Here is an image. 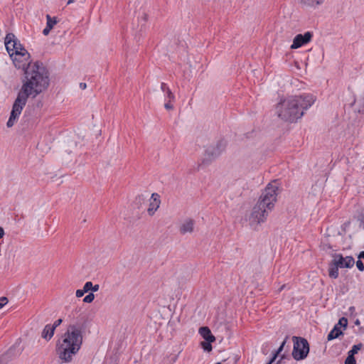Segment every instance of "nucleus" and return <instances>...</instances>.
<instances>
[{
  "mask_svg": "<svg viewBox=\"0 0 364 364\" xmlns=\"http://www.w3.org/2000/svg\"><path fill=\"white\" fill-rule=\"evenodd\" d=\"M46 26L43 30V34L44 36H47L49 34L50 30L53 28V26L57 23V20L55 17H51L50 15H46Z\"/></svg>",
  "mask_w": 364,
  "mask_h": 364,
  "instance_id": "2eb2a0df",
  "label": "nucleus"
},
{
  "mask_svg": "<svg viewBox=\"0 0 364 364\" xmlns=\"http://www.w3.org/2000/svg\"><path fill=\"white\" fill-rule=\"evenodd\" d=\"M313 33L310 31L306 32L304 34L296 35L291 46V49L299 48L311 41Z\"/></svg>",
  "mask_w": 364,
  "mask_h": 364,
  "instance_id": "1a4fd4ad",
  "label": "nucleus"
},
{
  "mask_svg": "<svg viewBox=\"0 0 364 364\" xmlns=\"http://www.w3.org/2000/svg\"><path fill=\"white\" fill-rule=\"evenodd\" d=\"M203 348H204V350H211L212 349V346L210 345V343L209 342H207V343H203Z\"/></svg>",
  "mask_w": 364,
  "mask_h": 364,
  "instance_id": "2f4dec72",
  "label": "nucleus"
},
{
  "mask_svg": "<svg viewBox=\"0 0 364 364\" xmlns=\"http://www.w3.org/2000/svg\"><path fill=\"white\" fill-rule=\"evenodd\" d=\"M166 101H167V102L164 104L165 109H167V110L173 109V106L171 104L172 101H169V100H166Z\"/></svg>",
  "mask_w": 364,
  "mask_h": 364,
  "instance_id": "c756f323",
  "label": "nucleus"
},
{
  "mask_svg": "<svg viewBox=\"0 0 364 364\" xmlns=\"http://www.w3.org/2000/svg\"><path fill=\"white\" fill-rule=\"evenodd\" d=\"M315 101L316 97L311 94L289 96L281 99L277 103L275 107L276 113L283 121L296 122Z\"/></svg>",
  "mask_w": 364,
  "mask_h": 364,
  "instance_id": "f03ea898",
  "label": "nucleus"
},
{
  "mask_svg": "<svg viewBox=\"0 0 364 364\" xmlns=\"http://www.w3.org/2000/svg\"><path fill=\"white\" fill-rule=\"evenodd\" d=\"M82 343L81 328L75 324L69 325L58 348L59 358L65 362H70L73 355L76 354L80 350Z\"/></svg>",
  "mask_w": 364,
  "mask_h": 364,
  "instance_id": "20e7f679",
  "label": "nucleus"
},
{
  "mask_svg": "<svg viewBox=\"0 0 364 364\" xmlns=\"http://www.w3.org/2000/svg\"><path fill=\"white\" fill-rule=\"evenodd\" d=\"M278 193L279 186L276 181L269 183L262 192L249 217L250 225L255 229V226L266 221L274 207Z\"/></svg>",
  "mask_w": 364,
  "mask_h": 364,
  "instance_id": "7ed1b4c3",
  "label": "nucleus"
},
{
  "mask_svg": "<svg viewBox=\"0 0 364 364\" xmlns=\"http://www.w3.org/2000/svg\"><path fill=\"white\" fill-rule=\"evenodd\" d=\"M12 351L13 349L10 348L5 355L0 357V364H4V363L6 361V358H9L10 356V355L12 353Z\"/></svg>",
  "mask_w": 364,
  "mask_h": 364,
  "instance_id": "393cba45",
  "label": "nucleus"
},
{
  "mask_svg": "<svg viewBox=\"0 0 364 364\" xmlns=\"http://www.w3.org/2000/svg\"><path fill=\"white\" fill-rule=\"evenodd\" d=\"M5 46L9 54H16V56L31 57L17 37L12 33H7L4 40Z\"/></svg>",
  "mask_w": 364,
  "mask_h": 364,
  "instance_id": "39448f33",
  "label": "nucleus"
},
{
  "mask_svg": "<svg viewBox=\"0 0 364 364\" xmlns=\"http://www.w3.org/2000/svg\"><path fill=\"white\" fill-rule=\"evenodd\" d=\"M161 89L164 92H165V100H169V101H174L175 96L166 83H161Z\"/></svg>",
  "mask_w": 364,
  "mask_h": 364,
  "instance_id": "dca6fc26",
  "label": "nucleus"
},
{
  "mask_svg": "<svg viewBox=\"0 0 364 364\" xmlns=\"http://www.w3.org/2000/svg\"><path fill=\"white\" fill-rule=\"evenodd\" d=\"M360 225H363V228H364V215H362L361 216V218H360Z\"/></svg>",
  "mask_w": 364,
  "mask_h": 364,
  "instance_id": "ea45409f",
  "label": "nucleus"
},
{
  "mask_svg": "<svg viewBox=\"0 0 364 364\" xmlns=\"http://www.w3.org/2000/svg\"><path fill=\"white\" fill-rule=\"evenodd\" d=\"M74 2V0H68L67 4L69 5L70 4H73Z\"/></svg>",
  "mask_w": 364,
  "mask_h": 364,
  "instance_id": "79ce46f5",
  "label": "nucleus"
},
{
  "mask_svg": "<svg viewBox=\"0 0 364 364\" xmlns=\"http://www.w3.org/2000/svg\"><path fill=\"white\" fill-rule=\"evenodd\" d=\"M95 299V295L92 292L89 293L87 296H85L83 299V301L85 303H91Z\"/></svg>",
  "mask_w": 364,
  "mask_h": 364,
  "instance_id": "5701e85b",
  "label": "nucleus"
},
{
  "mask_svg": "<svg viewBox=\"0 0 364 364\" xmlns=\"http://www.w3.org/2000/svg\"><path fill=\"white\" fill-rule=\"evenodd\" d=\"M338 326H343L344 328H346L348 325V320L345 317H342L339 319L338 323L336 324Z\"/></svg>",
  "mask_w": 364,
  "mask_h": 364,
  "instance_id": "a878e982",
  "label": "nucleus"
},
{
  "mask_svg": "<svg viewBox=\"0 0 364 364\" xmlns=\"http://www.w3.org/2000/svg\"><path fill=\"white\" fill-rule=\"evenodd\" d=\"M195 222L192 219H186L180 228V232L183 235L186 233H191L193 231Z\"/></svg>",
  "mask_w": 364,
  "mask_h": 364,
  "instance_id": "f8f14e48",
  "label": "nucleus"
},
{
  "mask_svg": "<svg viewBox=\"0 0 364 364\" xmlns=\"http://www.w3.org/2000/svg\"><path fill=\"white\" fill-rule=\"evenodd\" d=\"M363 348V344L361 343L353 346L352 348L348 351V354L352 355L354 356L358 350H360Z\"/></svg>",
  "mask_w": 364,
  "mask_h": 364,
  "instance_id": "412c9836",
  "label": "nucleus"
},
{
  "mask_svg": "<svg viewBox=\"0 0 364 364\" xmlns=\"http://www.w3.org/2000/svg\"><path fill=\"white\" fill-rule=\"evenodd\" d=\"M199 333L200 336L209 343L213 342L215 338L214 336L212 334L210 330L207 326H203L199 328Z\"/></svg>",
  "mask_w": 364,
  "mask_h": 364,
  "instance_id": "ddd939ff",
  "label": "nucleus"
},
{
  "mask_svg": "<svg viewBox=\"0 0 364 364\" xmlns=\"http://www.w3.org/2000/svg\"><path fill=\"white\" fill-rule=\"evenodd\" d=\"M275 356H272V358L269 360V362L267 364H272L275 360Z\"/></svg>",
  "mask_w": 364,
  "mask_h": 364,
  "instance_id": "4c0bfd02",
  "label": "nucleus"
},
{
  "mask_svg": "<svg viewBox=\"0 0 364 364\" xmlns=\"http://www.w3.org/2000/svg\"><path fill=\"white\" fill-rule=\"evenodd\" d=\"M226 146L227 142L224 139L218 140L216 143L208 146L205 150L202 164H210L225 151Z\"/></svg>",
  "mask_w": 364,
  "mask_h": 364,
  "instance_id": "423d86ee",
  "label": "nucleus"
},
{
  "mask_svg": "<svg viewBox=\"0 0 364 364\" xmlns=\"http://www.w3.org/2000/svg\"><path fill=\"white\" fill-rule=\"evenodd\" d=\"M55 331L54 327H52L51 324H47L42 331L41 337L48 341L53 338Z\"/></svg>",
  "mask_w": 364,
  "mask_h": 364,
  "instance_id": "4468645a",
  "label": "nucleus"
},
{
  "mask_svg": "<svg viewBox=\"0 0 364 364\" xmlns=\"http://www.w3.org/2000/svg\"><path fill=\"white\" fill-rule=\"evenodd\" d=\"M301 2L309 6H316L318 5H320L323 4L324 0H301Z\"/></svg>",
  "mask_w": 364,
  "mask_h": 364,
  "instance_id": "6ab92c4d",
  "label": "nucleus"
},
{
  "mask_svg": "<svg viewBox=\"0 0 364 364\" xmlns=\"http://www.w3.org/2000/svg\"><path fill=\"white\" fill-rule=\"evenodd\" d=\"M159 198L160 196L158 193H154L151 194L149 206L147 210L149 215H153L159 208L161 203Z\"/></svg>",
  "mask_w": 364,
  "mask_h": 364,
  "instance_id": "9b49d317",
  "label": "nucleus"
},
{
  "mask_svg": "<svg viewBox=\"0 0 364 364\" xmlns=\"http://www.w3.org/2000/svg\"><path fill=\"white\" fill-rule=\"evenodd\" d=\"M80 87L82 89V90H85L86 89L87 87V85L85 82H80Z\"/></svg>",
  "mask_w": 364,
  "mask_h": 364,
  "instance_id": "c9c22d12",
  "label": "nucleus"
},
{
  "mask_svg": "<svg viewBox=\"0 0 364 364\" xmlns=\"http://www.w3.org/2000/svg\"><path fill=\"white\" fill-rule=\"evenodd\" d=\"M49 85V74L43 64L36 61L28 64L23 70L22 86L15 100L10 117L6 123L8 127L14 126L21 113L29 97L35 98Z\"/></svg>",
  "mask_w": 364,
  "mask_h": 364,
  "instance_id": "f257e3e1",
  "label": "nucleus"
},
{
  "mask_svg": "<svg viewBox=\"0 0 364 364\" xmlns=\"http://www.w3.org/2000/svg\"><path fill=\"white\" fill-rule=\"evenodd\" d=\"M358 258L364 259V251L360 252V254L358 255Z\"/></svg>",
  "mask_w": 364,
  "mask_h": 364,
  "instance_id": "58836bf2",
  "label": "nucleus"
},
{
  "mask_svg": "<svg viewBox=\"0 0 364 364\" xmlns=\"http://www.w3.org/2000/svg\"><path fill=\"white\" fill-rule=\"evenodd\" d=\"M345 364H356L355 359L353 355L348 354V357L345 360Z\"/></svg>",
  "mask_w": 364,
  "mask_h": 364,
  "instance_id": "b1692460",
  "label": "nucleus"
},
{
  "mask_svg": "<svg viewBox=\"0 0 364 364\" xmlns=\"http://www.w3.org/2000/svg\"><path fill=\"white\" fill-rule=\"evenodd\" d=\"M4 235V230L3 228L0 227V239L2 238Z\"/></svg>",
  "mask_w": 364,
  "mask_h": 364,
  "instance_id": "e433bc0d",
  "label": "nucleus"
},
{
  "mask_svg": "<svg viewBox=\"0 0 364 364\" xmlns=\"http://www.w3.org/2000/svg\"><path fill=\"white\" fill-rule=\"evenodd\" d=\"M333 260L339 268H351L355 264V260L353 257L347 256L344 257L341 254H336L333 256Z\"/></svg>",
  "mask_w": 364,
  "mask_h": 364,
  "instance_id": "6e6552de",
  "label": "nucleus"
},
{
  "mask_svg": "<svg viewBox=\"0 0 364 364\" xmlns=\"http://www.w3.org/2000/svg\"><path fill=\"white\" fill-rule=\"evenodd\" d=\"M9 300L7 299V297L6 296H2L0 298V309L1 308H3L7 303H8Z\"/></svg>",
  "mask_w": 364,
  "mask_h": 364,
  "instance_id": "cd10ccee",
  "label": "nucleus"
},
{
  "mask_svg": "<svg viewBox=\"0 0 364 364\" xmlns=\"http://www.w3.org/2000/svg\"><path fill=\"white\" fill-rule=\"evenodd\" d=\"M99 289H100L99 284H95V285L92 284V291H93V292L97 291L99 290Z\"/></svg>",
  "mask_w": 364,
  "mask_h": 364,
  "instance_id": "f704fd0d",
  "label": "nucleus"
},
{
  "mask_svg": "<svg viewBox=\"0 0 364 364\" xmlns=\"http://www.w3.org/2000/svg\"><path fill=\"white\" fill-rule=\"evenodd\" d=\"M338 266L335 264L333 260L331 261L329 269H328V275L331 278L336 279L338 277Z\"/></svg>",
  "mask_w": 364,
  "mask_h": 364,
  "instance_id": "f3484780",
  "label": "nucleus"
},
{
  "mask_svg": "<svg viewBox=\"0 0 364 364\" xmlns=\"http://www.w3.org/2000/svg\"><path fill=\"white\" fill-rule=\"evenodd\" d=\"M288 338H289V336H287L285 339L283 341V342L280 345L279 348L273 353L272 356H275V359L277 358L279 354L283 350L284 347Z\"/></svg>",
  "mask_w": 364,
  "mask_h": 364,
  "instance_id": "4be33fe9",
  "label": "nucleus"
},
{
  "mask_svg": "<svg viewBox=\"0 0 364 364\" xmlns=\"http://www.w3.org/2000/svg\"><path fill=\"white\" fill-rule=\"evenodd\" d=\"M92 283L91 282H87L83 287V291L88 292L89 291H92Z\"/></svg>",
  "mask_w": 364,
  "mask_h": 364,
  "instance_id": "bb28decb",
  "label": "nucleus"
},
{
  "mask_svg": "<svg viewBox=\"0 0 364 364\" xmlns=\"http://www.w3.org/2000/svg\"><path fill=\"white\" fill-rule=\"evenodd\" d=\"M294 348L292 357L296 360L305 359L309 353V344L306 338L293 336Z\"/></svg>",
  "mask_w": 364,
  "mask_h": 364,
  "instance_id": "0eeeda50",
  "label": "nucleus"
},
{
  "mask_svg": "<svg viewBox=\"0 0 364 364\" xmlns=\"http://www.w3.org/2000/svg\"><path fill=\"white\" fill-rule=\"evenodd\" d=\"M350 309V311H353V310H354V309H355V307H354V306H351V307H350V309Z\"/></svg>",
  "mask_w": 364,
  "mask_h": 364,
  "instance_id": "37998d69",
  "label": "nucleus"
},
{
  "mask_svg": "<svg viewBox=\"0 0 364 364\" xmlns=\"http://www.w3.org/2000/svg\"><path fill=\"white\" fill-rule=\"evenodd\" d=\"M279 361H277V364H279Z\"/></svg>",
  "mask_w": 364,
  "mask_h": 364,
  "instance_id": "c03bdc74",
  "label": "nucleus"
},
{
  "mask_svg": "<svg viewBox=\"0 0 364 364\" xmlns=\"http://www.w3.org/2000/svg\"><path fill=\"white\" fill-rule=\"evenodd\" d=\"M355 324L356 326H359V325L360 324V322L359 319H356V320H355Z\"/></svg>",
  "mask_w": 364,
  "mask_h": 364,
  "instance_id": "a19ab883",
  "label": "nucleus"
},
{
  "mask_svg": "<svg viewBox=\"0 0 364 364\" xmlns=\"http://www.w3.org/2000/svg\"><path fill=\"white\" fill-rule=\"evenodd\" d=\"M62 322H63V319L62 318H58L56 321H55L53 324H51V326L54 327V329L55 330V328L58 326H59L62 323Z\"/></svg>",
  "mask_w": 364,
  "mask_h": 364,
  "instance_id": "7c9ffc66",
  "label": "nucleus"
},
{
  "mask_svg": "<svg viewBox=\"0 0 364 364\" xmlns=\"http://www.w3.org/2000/svg\"><path fill=\"white\" fill-rule=\"evenodd\" d=\"M85 293H87V292L84 291L83 289H77L76 291L75 294H76V296L80 298V297H82L85 294Z\"/></svg>",
  "mask_w": 364,
  "mask_h": 364,
  "instance_id": "473e14b6",
  "label": "nucleus"
},
{
  "mask_svg": "<svg viewBox=\"0 0 364 364\" xmlns=\"http://www.w3.org/2000/svg\"><path fill=\"white\" fill-rule=\"evenodd\" d=\"M342 333H343L341 329V327L338 326V325H335L333 329L328 334L327 339L328 341L333 340L335 338H337Z\"/></svg>",
  "mask_w": 364,
  "mask_h": 364,
  "instance_id": "a211bd4d",
  "label": "nucleus"
},
{
  "mask_svg": "<svg viewBox=\"0 0 364 364\" xmlns=\"http://www.w3.org/2000/svg\"><path fill=\"white\" fill-rule=\"evenodd\" d=\"M356 266H357V268L360 271V272H363L364 271V264L363 263V262L360 259H358L357 262H356Z\"/></svg>",
  "mask_w": 364,
  "mask_h": 364,
  "instance_id": "c85d7f7f",
  "label": "nucleus"
},
{
  "mask_svg": "<svg viewBox=\"0 0 364 364\" xmlns=\"http://www.w3.org/2000/svg\"><path fill=\"white\" fill-rule=\"evenodd\" d=\"M353 105H358V112L359 113H364V97L359 100H354Z\"/></svg>",
  "mask_w": 364,
  "mask_h": 364,
  "instance_id": "aec40b11",
  "label": "nucleus"
},
{
  "mask_svg": "<svg viewBox=\"0 0 364 364\" xmlns=\"http://www.w3.org/2000/svg\"><path fill=\"white\" fill-rule=\"evenodd\" d=\"M11 58L13 60V63L14 64V66L17 69H22L25 70L26 68L27 65L32 64L30 61V57H20V56H16V54L10 53L9 54Z\"/></svg>",
  "mask_w": 364,
  "mask_h": 364,
  "instance_id": "9d476101",
  "label": "nucleus"
},
{
  "mask_svg": "<svg viewBox=\"0 0 364 364\" xmlns=\"http://www.w3.org/2000/svg\"><path fill=\"white\" fill-rule=\"evenodd\" d=\"M144 201V198L143 197V196H139L138 197L136 198V203H141Z\"/></svg>",
  "mask_w": 364,
  "mask_h": 364,
  "instance_id": "72a5a7b5",
  "label": "nucleus"
}]
</instances>
